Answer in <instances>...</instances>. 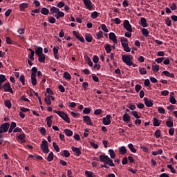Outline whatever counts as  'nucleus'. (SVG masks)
<instances>
[{
    "instance_id": "55",
    "label": "nucleus",
    "mask_w": 177,
    "mask_h": 177,
    "mask_svg": "<svg viewBox=\"0 0 177 177\" xmlns=\"http://www.w3.org/2000/svg\"><path fill=\"white\" fill-rule=\"evenodd\" d=\"M55 18L53 17H48V22H50V24H55Z\"/></svg>"
},
{
    "instance_id": "39",
    "label": "nucleus",
    "mask_w": 177,
    "mask_h": 177,
    "mask_svg": "<svg viewBox=\"0 0 177 177\" xmlns=\"http://www.w3.org/2000/svg\"><path fill=\"white\" fill-rule=\"evenodd\" d=\"M4 106H6V107L8 109H10L12 108V103H10V101H9V100H7L4 101Z\"/></svg>"
},
{
    "instance_id": "53",
    "label": "nucleus",
    "mask_w": 177,
    "mask_h": 177,
    "mask_svg": "<svg viewBox=\"0 0 177 177\" xmlns=\"http://www.w3.org/2000/svg\"><path fill=\"white\" fill-rule=\"evenodd\" d=\"M155 136L156 139L160 138V130H157L155 131V133L153 134Z\"/></svg>"
},
{
    "instance_id": "4",
    "label": "nucleus",
    "mask_w": 177,
    "mask_h": 177,
    "mask_svg": "<svg viewBox=\"0 0 177 177\" xmlns=\"http://www.w3.org/2000/svg\"><path fill=\"white\" fill-rule=\"evenodd\" d=\"M9 123L8 122H6L3 123L2 124H1L0 126V134L4 133L6 132H7L9 129Z\"/></svg>"
},
{
    "instance_id": "61",
    "label": "nucleus",
    "mask_w": 177,
    "mask_h": 177,
    "mask_svg": "<svg viewBox=\"0 0 177 177\" xmlns=\"http://www.w3.org/2000/svg\"><path fill=\"white\" fill-rule=\"evenodd\" d=\"M141 89H142V86L141 85L137 84V85L135 86L136 92L139 93Z\"/></svg>"
},
{
    "instance_id": "52",
    "label": "nucleus",
    "mask_w": 177,
    "mask_h": 177,
    "mask_svg": "<svg viewBox=\"0 0 177 177\" xmlns=\"http://www.w3.org/2000/svg\"><path fill=\"white\" fill-rule=\"evenodd\" d=\"M6 42L8 45H12L13 44V41L9 37H6Z\"/></svg>"
},
{
    "instance_id": "11",
    "label": "nucleus",
    "mask_w": 177,
    "mask_h": 177,
    "mask_svg": "<svg viewBox=\"0 0 177 177\" xmlns=\"http://www.w3.org/2000/svg\"><path fill=\"white\" fill-rule=\"evenodd\" d=\"M82 120L84 121V122H86V124L88 126H92L93 124L92 122L91 121V118L88 115H85L82 117Z\"/></svg>"
},
{
    "instance_id": "3",
    "label": "nucleus",
    "mask_w": 177,
    "mask_h": 177,
    "mask_svg": "<svg viewBox=\"0 0 177 177\" xmlns=\"http://www.w3.org/2000/svg\"><path fill=\"white\" fill-rule=\"evenodd\" d=\"M131 58L132 57L130 55H124L123 56H122V60L123 61V62L125 63V64H127V66H131L132 65Z\"/></svg>"
},
{
    "instance_id": "27",
    "label": "nucleus",
    "mask_w": 177,
    "mask_h": 177,
    "mask_svg": "<svg viewBox=\"0 0 177 177\" xmlns=\"http://www.w3.org/2000/svg\"><path fill=\"white\" fill-rule=\"evenodd\" d=\"M32 73L30 74V76L37 77V73H38V68L37 67L32 68Z\"/></svg>"
},
{
    "instance_id": "9",
    "label": "nucleus",
    "mask_w": 177,
    "mask_h": 177,
    "mask_svg": "<svg viewBox=\"0 0 177 177\" xmlns=\"http://www.w3.org/2000/svg\"><path fill=\"white\" fill-rule=\"evenodd\" d=\"M59 117L62 118V120H65L66 122H67V124H70L71 122V120L70 118H68V116H67L66 113H60L58 114Z\"/></svg>"
},
{
    "instance_id": "13",
    "label": "nucleus",
    "mask_w": 177,
    "mask_h": 177,
    "mask_svg": "<svg viewBox=\"0 0 177 177\" xmlns=\"http://www.w3.org/2000/svg\"><path fill=\"white\" fill-rule=\"evenodd\" d=\"M35 52H34V53H35V55H45V54L42 53V48L40 46H35Z\"/></svg>"
},
{
    "instance_id": "37",
    "label": "nucleus",
    "mask_w": 177,
    "mask_h": 177,
    "mask_svg": "<svg viewBox=\"0 0 177 177\" xmlns=\"http://www.w3.org/2000/svg\"><path fill=\"white\" fill-rule=\"evenodd\" d=\"M98 16H99V13L97 11H94L93 12L91 13V18H92V19H97Z\"/></svg>"
},
{
    "instance_id": "45",
    "label": "nucleus",
    "mask_w": 177,
    "mask_h": 177,
    "mask_svg": "<svg viewBox=\"0 0 177 177\" xmlns=\"http://www.w3.org/2000/svg\"><path fill=\"white\" fill-rule=\"evenodd\" d=\"M35 77L36 76H30L32 85H33L34 86H37V78Z\"/></svg>"
},
{
    "instance_id": "33",
    "label": "nucleus",
    "mask_w": 177,
    "mask_h": 177,
    "mask_svg": "<svg viewBox=\"0 0 177 177\" xmlns=\"http://www.w3.org/2000/svg\"><path fill=\"white\" fill-rule=\"evenodd\" d=\"M95 37L97 39L103 38V31L100 30L98 32L95 33Z\"/></svg>"
},
{
    "instance_id": "60",
    "label": "nucleus",
    "mask_w": 177,
    "mask_h": 177,
    "mask_svg": "<svg viewBox=\"0 0 177 177\" xmlns=\"http://www.w3.org/2000/svg\"><path fill=\"white\" fill-rule=\"evenodd\" d=\"M169 102L172 104H176V99H175V97H174V96H170Z\"/></svg>"
},
{
    "instance_id": "34",
    "label": "nucleus",
    "mask_w": 177,
    "mask_h": 177,
    "mask_svg": "<svg viewBox=\"0 0 177 177\" xmlns=\"http://www.w3.org/2000/svg\"><path fill=\"white\" fill-rule=\"evenodd\" d=\"M65 17V13L62 12H57V15H55V17L57 19H59L62 17Z\"/></svg>"
},
{
    "instance_id": "54",
    "label": "nucleus",
    "mask_w": 177,
    "mask_h": 177,
    "mask_svg": "<svg viewBox=\"0 0 177 177\" xmlns=\"http://www.w3.org/2000/svg\"><path fill=\"white\" fill-rule=\"evenodd\" d=\"M6 81H7L6 76L4 75H0V83L3 84Z\"/></svg>"
},
{
    "instance_id": "43",
    "label": "nucleus",
    "mask_w": 177,
    "mask_h": 177,
    "mask_svg": "<svg viewBox=\"0 0 177 177\" xmlns=\"http://www.w3.org/2000/svg\"><path fill=\"white\" fill-rule=\"evenodd\" d=\"M109 153H110L111 158L113 159L115 158V153L113 149H109Z\"/></svg>"
},
{
    "instance_id": "30",
    "label": "nucleus",
    "mask_w": 177,
    "mask_h": 177,
    "mask_svg": "<svg viewBox=\"0 0 177 177\" xmlns=\"http://www.w3.org/2000/svg\"><path fill=\"white\" fill-rule=\"evenodd\" d=\"M40 12H41V14L44 15H48V14H50V12L46 8H42Z\"/></svg>"
},
{
    "instance_id": "23",
    "label": "nucleus",
    "mask_w": 177,
    "mask_h": 177,
    "mask_svg": "<svg viewBox=\"0 0 177 177\" xmlns=\"http://www.w3.org/2000/svg\"><path fill=\"white\" fill-rule=\"evenodd\" d=\"M140 26L142 28H147L148 26L147 24V19L144 17L140 18Z\"/></svg>"
},
{
    "instance_id": "25",
    "label": "nucleus",
    "mask_w": 177,
    "mask_h": 177,
    "mask_svg": "<svg viewBox=\"0 0 177 177\" xmlns=\"http://www.w3.org/2000/svg\"><path fill=\"white\" fill-rule=\"evenodd\" d=\"M64 133H65L66 136L67 137H71L73 135V131L68 129H66L65 130H64Z\"/></svg>"
},
{
    "instance_id": "20",
    "label": "nucleus",
    "mask_w": 177,
    "mask_h": 177,
    "mask_svg": "<svg viewBox=\"0 0 177 177\" xmlns=\"http://www.w3.org/2000/svg\"><path fill=\"white\" fill-rule=\"evenodd\" d=\"M123 121L124 122H131V118H130L127 112L123 115Z\"/></svg>"
},
{
    "instance_id": "22",
    "label": "nucleus",
    "mask_w": 177,
    "mask_h": 177,
    "mask_svg": "<svg viewBox=\"0 0 177 177\" xmlns=\"http://www.w3.org/2000/svg\"><path fill=\"white\" fill-rule=\"evenodd\" d=\"M152 123L153 124V127H160V120L157 118H153V120H152Z\"/></svg>"
},
{
    "instance_id": "48",
    "label": "nucleus",
    "mask_w": 177,
    "mask_h": 177,
    "mask_svg": "<svg viewBox=\"0 0 177 177\" xmlns=\"http://www.w3.org/2000/svg\"><path fill=\"white\" fill-rule=\"evenodd\" d=\"M167 169H170V171H171L172 174H176V170L171 165H167Z\"/></svg>"
},
{
    "instance_id": "46",
    "label": "nucleus",
    "mask_w": 177,
    "mask_h": 177,
    "mask_svg": "<svg viewBox=\"0 0 177 177\" xmlns=\"http://www.w3.org/2000/svg\"><path fill=\"white\" fill-rule=\"evenodd\" d=\"M86 62H87V64H88V66H90V67H92V66H93V63L91 60L90 57H86Z\"/></svg>"
},
{
    "instance_id": "16",
    "label": "nucleus",
    "mask_w": 177,
    "mask_h": 177,
    "mask_svg": "<svg viewBox=\"0 0 177 177\" xmlns=\"http://www.w3.org/2000/svg\"><path fill=\"white\" fill-rule=\"evenodd\" d=\"M71 149H72V151H73V153H75V155H77V157L82 155V151H80V149L75 147H72Z\"/></svg>"
},
{
    "instance_id": "32",
    "label": "nucleus",
    "mask_w": 177,
    "mask_h": 177,
    "mask_svg": "<svg viewBox=\"0 0 177 177\" xmlns=\"http://www.w3.org/2000/svg\"><path fill=\"white\" fill-rule=\"evenodd\" d=\"M105 51H106L107 54L111 53L112 48H111V46L110 44H106L105 46Z\"/></svg>"
},
{
    "instance_id": "42",
    "label": "nucleus",
    "mask_w": 177,
    "mask_h": 177,
    "mask_svg": "<svg viewBox=\"0 0 177 177\" xmlns=\"http://www.w3.org/2000/svg\"><path fill=\"white\" fill-rule=\"evenodd\" d=\"M142 36L147 37L149 36V30L145 28L142 29Z\"/></svg>"
},
{
    "instance_id": "36",
    "label": "nucleus",
    "mask_w": 177,
    "mask_h": 177,
    "mask_svg": "<svg viewBox=\"0 0 177 177\" xmlns=\"http://www.w3.org/2000/svg\"><path fill=\"white\" fill-rule=\"evenodd\" d=\"M127 147H129L131 153H136L137 151L135 147H133V145H132L131 143L127 145Z\"/></svg>"
},
{
    "instance_id": "62",
    "label": "nucleus",
    "mask_w": 177,
    "mask_h": 177,
    "mask_svg": "<svg viewBox=\"0 0 177 177\" xmlns=\"http://www.w3.org/2000/svg\"><path fill=\"white\" fill-rule=\"evenodd\" d=\"M93 61L94 64H97L99 62V57L97 55H94L93 57Z\"/></svg>"
},
{
    "instance_id": "5",
    "label": "nucleus",
    "mask_w": 177,
    "mask_h": 177,
    "mask_svg": "<svg viewBox=\"0 0 177 177\" xmlns=\"http://www.w3.org/2000/svg\"><path fill=\"white\" fill-rule=\"evenodd\" d=\"M123 27L127 32H132V26L128 20L124 21Z\"/></svg>"
},
{
    "instance_id": "24",
    "label": "nucleus",
    "mask_w": 177,
    "mask_h": 177,
    "mask_svg": "<svg viewBox=\"0 0 177 177\" xmlns=\"http://www.w3.org/2000/svg\"><path fill=\"white\" fill-rule=\"evenodd\" d=\"M38 58V61L40 63H45V60H46V55H37Z\"/></svg>"
},
{
    "instance_id": "44",
    "label": "nucleus",
    "mask_w": 177,
    "mask_h": 177,
    "mask_svg": "<svg viewBox=\"0 0 177 177\" xmlns=\"http://www.w3.org/2000/svg\"><path fill=\"white\" fill-rule=\"evenodd\" d=\"M163 153V151L162 149H159L156 151H152V156L162 155Z\"/></svg>"
},
{
    "instance_id": "29",
    "label": "nucleus",
    "mask_w": 177,
    "mask_h": 177,
    "mask_svg": "<svg viewBox=\"0 0 177 177\" xmlns=\"http://www.w3.org/2000/svg\"><path fill=\"white\" fill-rule=\"evenodd\" d=\"M104 164H106L107 165L114 167H115V163H113V161L112 160H106V161H103Z\"/></svg>"
},
{
    "instance_id": "19",
    "label": "nucleus",
    "mask_w": 177,
    "mask_h": 177,
    "mask_svg": "<svg viewBox=\"0 0 177 177\" xmlns=\"http://www.w3.org/2000/svg\"><path fill=\"white\" fill-rule=\"evenodd\" d=\"M52 118H53V115H50L46 118V122H47V127L50 128L52 127Z\"/></svg>"
},
{
    "instance_id": "49",
    "label": "nucleus",
    "mask_w": 177,
    "mask_h": 177,
    "mask_svg": "<svg viewBox=\"0 0 177 177\" xmlns=\"http://www.w3.org/2000/svg\"><path fill=\"white\" fill-rule=\"evenodd\" d=\"M139 73L140 75H147V70H145V68H139Z\"/></svg>"
},
{
    "instance_id": "17",
    "label": "nucleus",
    "mask_w": 177,
    "mask_h": 177,
    "mask_svg": "<svg viewBox=\"0 0 177 177\" xmlns=\"http://www.w3.org/2000/svg\"><path fill=\"white\" fill-rule=\"evenodd\" d=\"M26 135L24 133H21L17 136V140H20L21 144L26 143Z\"/></svg>"
},
{
    "instance_id": "56",
    "label": "nucleus",
    "mask_w": 177,
    "mask_h": 177,
    "mask_svg": "<svg viewBox=\"0 0 177 177\" xmlns=\"http://www.w3.org/2000/svg\"><path fill=\"white\" fill-rule=\"evenodd\" d=\"M82 113H84V114H85V115H88L91 113V109L90 108H85L82 111Z\"/></svg>"
},
{
    "instance_id": "38",
    "label": "nucleus",
    "mask_w": 177,
    "mask_h": 177,
    "mask_svg": "<svg viewBox=\"0 0 177 177\" xmlns=\"http://www.w3.org/2000/svg\"><path fill=\"white\" fill-rule=\"evenodd\" d=\"M53 156H54L53 152L50 151V153H48V156H47V158H46L47 161L48 162L53 161Z\"/></svg>"
},
{
    "instance_id": "21",
    "label": "nucleus",
    "mask_w": 177,
    "mask_h": 177,
    "mask_svg": "<svg viewBox=\"0 0 177 177\" xmlns=\"http://www.w3.org/2000/svg\"><path fill=\"white\" fill-rule=\"evenodd\" d=\"M162 74H163L164 75L168 77H171V79H174L175 77V75L174 73H171L169 72H168L167 71H164Z\"/></svg>"
},
{
    "instance_id": "57",
    "label": "nucleus",
    "mask_w": 177,
    "mask_h": 177,
    "mask_svg": "<svg viewBox=\"0 0 177 177\" xmlns=\"http://www.w3.org/2000/svg\"><path fill=\"white\" fill-rule=\"evenodd\" d=\"M53 148H54V150L57 151V153H59L60 151V149H59V146L58 145H57L56 142H53Z\"/></svg>"
},
{
    "instance_id": "2",
    "label": "nucleus",
    "mask_w": 177,
    "mask_h": 177,
    "mask_svg": "<svg viewBox=\"0 0 177 177\" xmlns=\"http://www.w3.org/2000/svg\"><path fill=\"white\" fill-rule=\"evenodd\" d=\"M2 89H3L4 92H9L13 94V89H12V87H10V84L9 82L4 83V84L1 86L0 90Z\"/></svg>"
},
{
    "instance_id": "58",
    "label": "nucleus",
    "mask_w": 177,
    "mask_h": 177,
    "mask_svg": "<svg viewBox=\"0 0 177 177\" xmlns=\"http://www.w3.org/2000/svg\"><path fill=\"white\" fill-rule=\"evenodd\" d=\"M171 10H177V6L176 3H172L171 4H170V8Z\"/></svg>"
},
{
    "instance_id": "51",
    "label": "nucleus",
    "mask_w": 177,
    "mask_h": 177,
    "mask_svg": "<svg viewBox=\"0 0 177 177\" xmlns=\"http://www.w3.org/2000/svg\"><path fill=\"white\" fill-rule=\"evenodd\" d=\"M165 24L167 27L171 26V20H170V18L167 17V19H165Z\"/></svg>"
},
{
    "instance_id": "15",
    "label": "nucleus",
    "mask_w": 177,
    "mask_h": 177,
    "mask_svg": "<svg viewBox=\"0 0 177 177\" xmlns=\"http://www.w3.org/2000/svg\"><path fill=\"white\" fill-rule=\"evenodd\" d=\"M99 160L102 162L111 160V158H110L109 156H105V155H100V156H99Z\"/></svg>"
},
{
    "instance_id": "50",
    "label": "nucleus",
    "mask_w": 177,
    "mask_h": 177,
    "mask_svg": "<svg viewBox=\"0 0 177 177\" xmlns=\"http://www.w3.org/2000/svg\"><path fill=\"white\" fill-rule=\"evenodd\" d=\"M45 102L46 104L47 105H50L51 104V102H50V95H47L45 97Z\"/></svg>"
},
{
    "instance_id": "10",
    "label": "nucleus",
    "mask_w": 177,
    "mask_h": 177,
    "mask_svg": "<svg viewBox=\"0 0 177 177\" xmlns=\"http://www.w3.org/2000/svg\"><path fill=\"white\" fill-rule=\"evenodd\" d=\"M144 104L147 107L151 108L153 105L151 100H149L147 97H144Z\"/></svg>"
},
{
    "instance_id": "28",
    "label": "nucleus",
    "mask_w": 177,
    "mask_h": 177,
    "mask_svg": "<svg viewBox=\"0 0 177 177\" xmlns=\"http://www.w3.org/2000/svg\"><path fill=\"white\" fill-rule=\"evenodd\" d=\"M62 156L65 158H68L71 156L70 151L67 150L62 151Z\"/></svg>"
},
{
    "instance_id": "7",
    "label": "nucleus",
    "mask_w": 177,
    "mask_h": 177,
    "mask_svg": "<svg viewBox=\"0 0 177 177\" xmlns=\"http://www.w3.org/2000/svg\"><path fill=\"white\" fill-rule=\"evenodd\" d=\"M82 2L84 3V5H85L87 10H92V8H93V7L91 6L92 2L90 0H82Z\"/></svg>"
},
{
    "instance_id": "47",
    "label": "nucleus",
    "mask_w": 177,
    "mask_h": 177,
    "mask_svg": "<svg viewBox=\"0 0 177 177\" xmlns=\"http://www.w3.org/2000/svg\"><path fill=\"white\" fill-rule=\"evenodd\" d=\"M152 71L155 73L160 71V66L158 65L152 66Z\"/></svg>"
},
{
    "instance_id": "40",
    "label": "nucleus",
    "mask_w": 177,
    "mask_h": 177,
    "mask_svg": "<svg viewBox=\"0 0 177 177\" xmlns=\"http://www.w3.org/2000/svg\"><path fill=\"white\" fill-rule=\"evenodd\" d=\"M102 29V31L105 32H108L109 30L107 29V27L105 24H102L100 25V28H99L98 29Z\"/></svg>"
},
{
    "instance_id": "35",
    "label": "nucleus",
    "mask_w": 177,
    "mask_h": 177,
    "mask_svg": "<svg viewBox=\"0 0 177 177\" xmlns=\"http://www.w3.org/2000/svg\"><path fill=\"white\" fill-rule=\"evenodd\" d=\"M85 39H86V41L90 43V42L92 41L93 37L90 34H86L85 35Z\"/></svg>"
},
{
    "instance_id": "1",
    "label": "nucleus",
    "mask_w": 177,
    "mask_h": 177,
    "mask_svg": "<svg viewBox=\"0 0 177 177\" xmlns=\"http://www.w3.org/2000/svg\"><path fill=\"white\" fill-rule=\"evenodd\" d=\"M40 148L41 149L42 151L45 153H50V149H48V142H47L46 140H44L41 142V145H40Z\"/></svg>"
},
{
    "instance_id": "26",
    "label": "nucleus",
    "mask_w": 177,
    "mask_h": 177,
    "mask_svg": "<svg viewBox=\"0 0 177 177\" xmlns=\"http://www.w3.org/2000/svg\"><path fill=\"white\" fill-rule=\"evenodd\" d=\"M119 153L124 156L125 153H127V148H125L124 146L120 147V148H119Z\"/></svg>"
},
{
    "instance_id": "31",
    "label": "nucleus",
    "mask_w": 177,
    "mask_h": 177,
    "mask_svg": "<svg viewBox=\"0 0 177 177\" xmlns=\"http://www.w3.org/2000/svg\"><path fill=\"white\" fill-rule=\"evenodd\" d=\"M28 50L30 52V54H29V59L34 61V55L35 54L34 50L31 48H28Z\"/></svg>"
},
{
    "instance_id": "41",
    "label": "nucleus",
    "mask_w": 177,
    "mask_h": 177,
    "mask_svg": "<svg viewBox=\"0 0 177 177\" xmlns=\"http://www.w3.org/2000/svg\"><path fill=\"white\" fill-rule=\"evenodd\" d=\"M64 78H65L67 80H71V77L68 72L64 73Z\"/></svg>"
},
{
    "instance_id": "14",
    "label": "nucleus",
    "mask_w": 177,
    "mask_h": 177,
    "mask_svg": "<svg viewBox=\"0 0 177 177\" xmlns=\"http://www.w3.org/2000/svg\"><path fill=\"white\" fill-rule=\"evenodd\" d=\"M109 39L113 41V43L117 44V37H115V34L114 32H110L109 34Z\"/></svg>"
},
{
    "instance_id": "8",
    "label": "nucleus",
    "mask_w": 177,
    "mask_h": 177,
    "mask_svg": "<svg viewBox=\"0 0 177 177\" xmlns=\"http://www.w3.org/2000/svg\"><path fill=\"white\" fill-rule=\"evenodd\" d=\"M73 34L75 37V38H77V40H79L80 42L82 43L85 42V39H84V37L80 36V34H79L78 32L73 30Z\"/></svg>"
},
{
    "instance_id": "63",
    "label": "nucleus",
    "mask_w": 177,
    "mask_h": 177,
    "mask_svg": "<svg viewBox=\"0 0 177 177\" xmlns=\"http://www.w3.org/2000/svg\"><path fill=\"white\" fill-rule=\"evenodd\" d=\"M85 174L87 176V177H93V174L91 171H86Z\"/></svg>"
},
{
    "instance_id": "6",
    "label": "nucleus",
    "mask_w": 177,
    "mask_h": 177,
    "mask_svg": "<svg viewBox=\"0 0 177 177\" xmlns=\"http://www.w3.org/2000/svg\"><path fill=\"white\" fill-rule=\"evenodd\" d=\"M102 124L107 126L111 124V115H106V117L102 118Z\"/></svg>"
},
{
    "instance_id": "64",
    "label": "nucleus",
    "mask_w": 177,
    "mask_h": 177,
    "mask_svg": "<svg viewBox=\"0 0 177 177\" xmlns=\"http://www.w3.org/2000/svg\"><path fill=\"white\" fill-rule=\"evenodd\" d=\"M165 124H167V127L169 128H171L174 126L173 122H166Z\"/></svg>"
},
{
    "instance_id": "12",
    "label": "nucleus",
    "mask_w": 177,
    "mask_h": 177,
    "mask_svg": "<svg viewBox=\"0 0 177 177\" xmlns=\"http://www.w3.org/2000/svg\"><path fill=\"white\" fill-rule=\"evenodd\" d=\"M49 11L50 15H55V13L62 12V11H60V10H59L58 8L55 6L50 7Z\"/></svg>"
},
{
    "instance_id": "59",
    "label": "nucleus",
    "mask_w": 177,
    "mask_h": 177,
    "mask_svg": "<svg viewBox=\"0 0 177 177\" xmlns=\"http://www.w3.org/2000/svg\"><path fill=\"white\" fill-rule=\"evenodd\" d=\"M65 6H65V3H64L63 1H59L58 4H57V7L59 8H62Z\"/></svg>"
},
{
    "instance_id": "18",
    "label": "nucleus",
    "mask_w": 177,
    "mask_h": 177,
    "mask_svg": "<svg viewBox=\"0 0 177 177\" xmlns=\"http://www.w3.org/2000/svg\"><path fill=\"white\" fill-rule=\"evenodd\" d=\"M21 12H25V10L28 8V3H22L19 6Z\"/></svg>"
}]
</instances>
